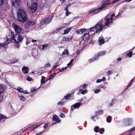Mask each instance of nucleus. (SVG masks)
Returning a JSON list of instances; mask_svg holds the SVG:
<instances>
[{"instance_id": "nucleus-1", "label": "nucleus", "mask_w": 135, "mask_h": 135, "mask_svg": "<svg viewBox=\"0 0 135 135\" xmlns=\"http://www.w3.org/2000/svg\"><path fill=\"white\" fill-rule=\"evenodd\" d=\"M11 34L12 35L11 38H9L10 40H11V42L12 41V40H13L15 43V47L19 48L24 37L20 34L18 33L14 35V33L12 31L11 32Z\"/></svg>"}, {"instance_id": "nucleus-2", "label": "nucleus", "mask_w": 135, "mask_h": 135, "mask_svg": "<svg viewBox=\"0 0 135 135\" xmlns=\"http://www.w3.org/2000/svg\"><path fill=\"white\" fill-rule=\"evenodd\" d=\"M102 20H101L99 21L93 27L90 28L89 31L91 32L96 31V33H99L103 28L106 29V27H105L104 24L103 23Z\"/></svg>"}, {"instance_id": "nucleus-3", "label": "nucleus", "mask_w": 135, "mask_h": 135, "mask_svg": "<svg viewBox=\"0 0 135 135\" xmlns=\"http://www.w3.org/2000/svg\"><path fill=\"white\" fill-rule=\"evenodd\" d=\"M27 13L24 10L21 9L18 10L17 18L19 22L23 23L25 22L27 19Z\"/></svg>"}, {"instance_id": "nucleus-4", "label": "nucleus", "mask_w": 135, "mask_h": 135, "mask_svg": "<svg viewBox=\"0 0 135 135\" xmlns=\"http://www.w3.org/2000/svg\"><path fill=\"white\" fill-rule=\"evenodd\" d=\"M115 16V14L114 13L112 14L111 15L110 19L109 18V15H107L104 19L101 20H103V23L106 28L109 27V25L113 23V17Z\"/></svg>"}, {"instance_id": "nucleus-5", "label": "nucleus", "mask_w": 135, "mask_h": 135, "mask_svg": "<svg viewBox=\"0 0 135 135\" xmlns=\"http://www.w3.org/2000/svg\"><path fill=\"white\" fill-rule=\"evenodd\" d=\"M38 6L37 2H32L31 4L29 7L28 12L31 14L33 13L36 10Z\"/></svg>"}, {"instance_id": "nucleus-6", "label": "nucleus", "mask_w": 135, "mask_h": 135, "mask_svg": "<svg viewBox=\"0 0 135 135\" xmlns=\"http://www.w3.org/2000/svg\"><path fill=\"white\" fill-rule=\"evenodd\" d=\"M38 6L37 2H32L31 4L29 7L28 12L31 14L33 13L36 10Z\"/></svg>"}, {"instance_id": "nucleus-7", "label": "nucleus", "mask_w": 135, "mask_h": 135, "mask_svg": "<svg viewBox=\"0 0 135 135\" xmlns=\"http://www.w3.org/2000/svg\"><path fill=\"white\" fill-rule=\"evenodd\" d=\"M111 4V3L110 2H107L105 3H103L102 4L100 8H99L98 9H94L92 10H90L89 11V13H92L94 12H95L96 10H98V9L99 10H101L102 9L104 8H105L107 7V5H109V4Z\"/></svg>"}, {"instance_id": "nucleus-8", "label": "nucleus", "mask_w": 135, "mask_h": 135, "mask_svg": "<svg viewBox=\"0 0 135 135\" xmlns=\"http://www.w3.org/2000/svg\"><path fill=\"white\" fill-rule=\"evenodd\" d=\"M12 25L16 33H20L21 32L22 28L20 26L13 23H12Z\"/></svg>"}, {"instance_id": "nucleus-9", "label": "nucleus", "mask_w": 135, "mask_h": 135, "mask_svg": "<svg viewBox=\"0 0 135 135\" xmlns=\"http://www.w3.org/2000/svg\"><path fill=\"white\" fill-rule=\"evenodd\" d=\"M82 104L80 102H77L75 103L73 105H72L71 107V111L73 110L74 108L78 109Z\"/></svg>"}, {"instance_id": "nucleus-10", "label": "nucleus", "mask_w": 135, "mask_h": 135, "mask_svg": "<svg viewBox=\"0 0 135 135\" xmlns=\"http://www.w3.org/2000/svg\"><path fill=\"white\" fill-rule=\"evenodd\" d=\"M89 32L87 31L86 33H85L83 36V40L85 41H88L90 40Z\"/></svg>"}, {"instance_id": "nucleus-11", "label": "nucleus", "mask_w": 135, "mask_h": 135, "mask_svg": "<svg viewBox=\"0 0 135 135\" xmlns=\"http://www.w3.org/2000/svg\"><path fill=\"white\" fill-rule=\"evenodd\" d=\"M11 1L12 2V5L16 7L19 6L20 2L21 1L20 0H11Z\"/></svg>"}, {"instance_id": "nucleus-12", "label": "nucleus", "mask_w": 135, "mask_h": 135, "mask_svg": "<svg viewBox=\"0 0 135 135\" xmlns=\"http://www.w3.org/2000/svg\"><path fill=\"white\" fill-rule=\"evenodd\" d=\"M10 42H11V40L9 38H8L7 37H6V41L2 44H1V46H0L1 47H4L6 44H8Z\"/></svg>"}, {"instance_id": "nucleus-13", "label": "nucleus", "mask_w": 135, "mask_h": 135, "mask_svg": "<svg viewBox=\"0 0 135 135\" xmlns=\"http://www.w3.org/2000/svg\"><path fill=\"white\" fill-rule=\"evenodd\" d=\"M22 70L25 74H27L28 73L29 69L28 66H24L22 68Z\"/></svg>"}, {"instance_id": "nucleus-14", "label": "nucleus", "mask_w": 135, "mask_h": 135, "mask_svg": "<svg viewBox=\"0 0 135 135\" xmlns=\"http://www.w3.org/2000/svg\"><path fill=\"white\" fill-rule=\"evenodd\" d=\"M53 17V16L52 15H49L47 17L45 18L46 23L48 24L50 22Z\"/></svg>"}, {"instance_id": "nucleus-15", "label": "nucleus", "mask_w": 135, "mask_h": 135, "mask_svg": "<svg viewBox=\"0 0 135 135\" xmlns=\"http://www.w3.org/2000/svg\"><path fill=\"white\" fill-rule=\"evenodd\" d=\"M132 119L130 118H128L127 119V120L124 121V125L125 126H128L130 125V122L131 121Z\"/></svg>"}, {"instance_id": "nucleus-16", "label": "nucleus", "mask_w": 135, "mask_h": 135, "mask_svg": "<svg viewBox=\"0 0 135 135\" xmlns=\"http://www.w3.org/2000/svg\"><path fill=\"white\" fill-rule=\"evenodd\" d=\"M105 53L106 52L105 51H103L99 52L97 54V55H95L96 57V59H98L99 58L100 56L103 55L104 54H105Z\"/></svg>"}, {"instance_id": "nucleus-17", "label": "nucleus", "mask_w": 135, "mask_h": 135, "mask_svg": "<svg viewBox=\"0 0 135 135\" xmlns=\"http://www.w3.org/2000/svg\"><path fill=\"white\" fill-rule=\"evenodd\" d=\"M98 42L99 44H103L105 43L103 37H99L98 38Z\"/></svg>"}, {"instance_id": "nucleus-18", "label": "nucleus", "mask_w": 135, "mask_h": 135, "mask_svg": "<svg viewBox=\"0 0 135 135\" xmlns=\"http://www.w3.org/2000/svg\"><path fill=\"white\" fill-rule=\"evenodd\" d=\"M68 37H66L65 36L63 38L62 40L65 41H70L73 38V37L70 36H68Z\"/></svg>"}, {"instance_id": "nucleus-19", "label": "nucleus", "mask_w": 135, "mask_h": 135, "mask_svg": "<svg viewBox=\"0 0 135 135\" xmlns=\"http://www.w3.org/2000/svg\"><path fill=\"white\" fill-rule=\"evenodd\" d=\"M52 120L54 121H56L57 123H59L61 120L59 119L58 117L56 115L54 116L52 118Z\"/></svg>"}, {"instance_id": "nucleus-20", "label": "nucleus", "mask_w": 135, "mask_h": 135, "mask_svg": "<svg viewBox=\"0 0 135 135\" xmlns=\"http://www.w3.org/2000/svg\"><path fill=\"white\" fill-rule=\"evenodd\" d=\"M4 90V88L2 85L0 84V95L1 93H2ZM2 97L0 96V102L2 101Z\"/></svg>"}, {"instance_id": "nucleus-21", "label": "nucleus", "mask_w": 135, "mask_h": 135, "mask_svg": "<svg viewBox=\"0 0 135 135\" xmlns=\"http://www.w3.org/2000/svg\"><path fill=\"white\" fill-rule=\"evenodd\" d=\"M87 86V85H86V84H85L83 85V87L81 86L80 87V89L79 90L78 93V94L79 95L80 93L79 92L81 91L82 89H86V88Z\"/></svg>"}, {"instance_id": "nucleus-22", "label": "nucleus", "mask_w": 135, "mask_h": 135, "mask_svg": "<svg viewBox=\"0 0 135 135\" xmlns=\"http://www.w3.org/2000/svg\"><path fill=\"white\" fill-rule=\"evenodd\" d=\"M71 97V94L70 93L66 95L64 97L62 98V100H64L65 99L66 100H68L70 99V98Z\"/></svg>"}, {"instance_id": "nucleus-23", "label": "nucleus", "mask_w": 135, "mask_h": 135, "mask_svg": "<svg viewBox=\"0 0 135 135\" xmlns=\"http://www.w3.org/2000/svg\"><path fill=\"white\" fill-rule=\"evenodd\" d=\"M95 115L97 116L101 115L103 113V110L102 109L98 110L97 112H96Z\"/></svg>"}, {"instance_id": "nucleus-24", "label": "nucleus", "mask_w": 135, "mask_h": 135, "mask_svg": "<svg viewBox=\"0 0 135 135\" xmlns=\"http://www.w3.org/2000/svg\"><path fill=\"white\" fill-rule=\"evenodd\" d=\"M71 28V27H69L67 28L66 30H64V32L63 33V34H66L68 33L70 31Z\"/></svg>"}, {"instance_id": "nucleus-25", "label": "nucleus", "mask_w": 135, "mask_h": 135, "mask_svg": "<svg viewBox=\"0 0 135 135\" xmlns=\"http://www.w3.org/2000/svg\"><path fill=\"white\" fill-rule=\"evenodd\" d=\"M64 10L66 11L65 14L66 16H68L71 13L69 11L68 9H66V8H64Z\"/></svg>"}, {"instance_id": "nucleus-26", "label": "nucleus", "mask_w": 135, "mask_h": 135, "mask_svg": "<svg viewBox=\"0 0 135 135\" xmlns=\"http://www.w3.org/2000/svg\"><path fill=\"white\" fill-rule=\"evenodd\" d=\"M45 77L42 76L41 77V83L42 84H44L45 83Z\"/></svg>"}, {"instance_id": "nucleus-27", "label": "nucleus", "mask_w": 135, "mask_h": 135, "mask_svg": "<svg viewBox=\"0 0 135 135\" xmlns=\"http://www.w3.org/2000/svg\"><path fill=\"white\" fill-rule=\"evenodd\" d=\"M45 23H46L45 22V18L41 19L40 22V24L42 25H44Z\"/></svg>"}, {"instance_id": "nucleus-28", "label": "nucleus", "mask_w": 135, "mask_h": 135, "mask_svg": "<svg viewBox=\"0 0 135 135\" xmlns=\"http://www.w3.org/2000/svg\"><path fill=\"white\" fill-rule=\"evenodd\" d=\"M99 87L103 89H105L106 88V86L104 84H100L99 86Z\"/></svg>"}, {"instance_id": "nucleus-29", "label": "nucleus", "mask_w": 135, "mask_h": 135, "mask_svg": "<svg viewBox=\"0 0 135 135\" xmlns=\"http://www.w3.org/2000/svg\"><path fill=\"white\" fill-rule=\"evenodd\" d=\"M76 32V33L77 34H81L83 33L81 28L79 29V30H77Z\"/></svg>"}, {"instance_id": "nucleus-30", "label": "nucleus", "mask_w": 135, "mask_h": 135, "mask_svg": "<svg viewBox=\"0 0 135 135\" xmlns=\"http://www.w3.org/2000/svg\"><path fill=\"white\" fill-rule=\"evenodd\" d=\"M27 23L29 26H33L35 24V23L33 21H30L27 22Z\"/></svg>"}, {"instance_id": "nucleus-31", "label": "nucleus", "mask_w": 135, "mask_h": 135, "mask_svg": "<svg viewBox=\"0 0 135 135\" xmlns=\"http://www.w3.org/2000/svg\"><path fill=\"white\" fill-rule=\"evenodd\" d=\"M18 60V59H13L10 60V63L11 64H14L17 62Z\"/></svg>"}, {"instance_id": "nucleus-32", "label": "nucleus", "mask_w": 135, "mask_h": 135, "mask_svg": "<svg viewBox=\"0 0 135 135\" xmlns=\"http://www.w3.org/2000/svg\"><path fill=\"white\" fill-rule=\"evenodd\" d=\"M112 118L111 116H108L107 118V122L108 123H110L111 122Z\"/></svg>"}, {"instance_id": "nucleus-33", "label": "nucleus", "mask_w": 135, "mask_h": 135, "mask_svg": "<svg viewBox=\"0 0 135 135\" xmlns=\"http://www.w3.org/2000/svg\"><path fill=\"white\" fill-rule=\"evenodd\" d=\"M69 52L67 50H65L62 53V55H64L66 54L69 55Z\"/></svg>"}, {"instance_id": "nucleus-34", "label": "nucleus", "mask_w": 135, "mask_h": 135, "mask_svg": "<svg viewBox=\"0 0 135 135\" xmlns=\"http://www.w3.org/2000/svg\"><path fill=\"white\" fill-rule=\"evenodd\" d=\"M96 56L95 55L94 57L92 58L90 60H89V61H90V62H91L93 61H94L95 60H98V59H96Z\"/></svg>"}, {"instance_id": "nucleus-35", "label": "nucleus", "mask_w": 135, "mask_h": 135, "mask_svg": "<svg viewBox=\"0 0 135 135\" xmlns=\"http://www.w3.org/2000/svg\"><path fill=\"white\" fill-rule=\"evenodd\" d=\"M99 127L98 126L94 128V131L97 133L99 131Z\"/></svg>"}, {"instance_id": "nucleus-36", "label": "nucleus", "mask_w": 135, "mask_h": 135, "mask_svg": "<svg viewBox=\"0 0 135 135\" xmlns=\"http://www.w3.org/2000/svg\"><path fill=\"white\" fill-rule=\"evenodd\" d=\"M7 118L6 116L3 115L2 114H1L0 115V121L2 119H4Z\"/></svg>"}, {"instance_id": "nucleus-37", "label": "nucleus", "mask_w": 135, "mask_h": 135, "mask_svg": "<svg viewBox=\"0 0 135 135\" xmlns=\"http://www.w3.org/2000/svg\"><path fill=\"white\" fill-rule=\"evenodd\" d=\"M67 66L64 67L60 69L59 70V72L63 71L64 70H66L67 68Z\"/></svg>"}, {"instance_id": "nucleus-38", "label": "nucleus", "mask_w": 135, "mask_h": 135, "mask_svg": "<svg viewBox=\"0 0 135 135\" xmlns=\"http://www.w3.org/2000/svg\"><path fill=\"white\" fill-rule=\"evenodd\" d=\"M104 131V129L103 128H102L99 129V132L100 134H102L103 133Z\"/></svg>"}, {"instance_id": "nucleus-39", "label": "nucleus", "mask_w": 135, "mask_h": 135, "mask_svg": "<svg viewBox=\"0 0 135 135\" xmlns=\"http://www.w3.org/2000/svg\"><path fill=\"white\" fill-rule=\"evenodd\" d=\"M63 28V27H61L60 28H59L56 29V30H54V32L55 33H57V32L56 31H60L61 29H62Z\"/></svg>"}, {"instance_id": "nucleus-40", "label": "nucleus", "mask_w": 135, "mask_h": 135, "mask_svg": "<svg viewBox=\"0 0 135 135\" xmlns=\"http://www.w3.org/2000/svg\"><path fill=\"white\" fill-rule=\"evenodd\" d=\"M133 81V79H132L131 80L130 82H129L127 87L126 88V90L127 89L128 87H129L131 85V84L132 83Z\"/></svg>"}, {"instance_id": "nucleus-41", "label": "nucleus", "mask_w": 135, "mask_h": 135, "mask_svg": "<svg viewBox=\"0 0 135 135\" xmlns=\"http://www.w3.org/2000/svg\"><path fill=\"white\" fill-rule=\"evenodd\" d=\"M132 51H130L127 54V55L129 56V57H132Z\"/></svg>"}, {"instance_id": "nucleus-42", "label": "nucleus", "mask_w": 135, "mask_h": 135, "mask_svg": "<svg viewBox=\"0 0 135 135\" xmlns=\"http://www.w3.org/2000/svg\"><path fill=\"white\" fill-rule=\"evenodd\" d=\"M55 76V75L54 73L51 74L49 76V79H53L54 77Z\"/></svg>"}, {"instance_id": "nucleus-43", "label": "nucleus", "mask_w": 135, "mask_h": 135, "mask_svg": "<svg viewBox=\"0 0 135 135\" xmlns=\"http://www.w3.org/2000/svg\"><path fill=\"white\" fill-rule=\"evenodd\" d=\"M19 97L20 99L22 101H24L25 100V98L23 95L19 96Z\"/></svg>"}, {"instance_id": "nucleus-44", "label": "nucleus", "mask_w": 135, "mask_h": 135, "mask_svg": "<svg viewBox=\"0 0 135 135\" xmlns=\"http://www.w3.org/2000/svg\"><path fill=\"white\" fill-rule=\"evenodd\" d=\"M113 70H108L107 73V74L109 75L110 74H112L113 73Z\"/></svg>"}, {"instance_id": "nucleus-45", "label": "nucleus", "mask_w": 135, "mask_h": 135, "mask_svg": "<svg viewBox=\"0 0 135 135\" xmlns=\"http://www.w3.org/2000/svg\"><path fill=\"white\" fill-rule=\"evenodd\" d=\"M17 90L19 91L20 92H22L23 91V90L22 88L18 87L17 89Z\"/></svg>"}, {"instance_id": "nucleus-46", "label": "nucleus", "mask_w": 135, "mask_h": 135, "mask_svg": "<svg viewBox=\"0 0 135 135\" xmlns=\"http://www.w3.org/2000/svg\"><path fill=\"white\" fill-rule=\"evenodd\" d=\"M63 100H62L61 101L57 103L58 104L60 105H63L64 104V102L62 101Z\"/></svg>"}, {"instance_id": "nucleus-47", "label": "nucleus", "mask_w": 135, "mask_h": 135, "mask_svg": "<svg viewBox=\"0 0 135 135\" xmlns=\"http://www.w3.org/2000/svg\"><path fill=\"white\" fill-rule=\"evenodd\" d=\"M38 89H36L35 87H33L31 88V92H33L35 91H36Z\"/></svg>"}, {"instance_id": "nucleus-48", "label": "nucleus", "mask_w": 135, "mask_h": 135, "mask_svg": "<svg viewBox=\"0 0 135 135\" xmlns=\"http://www.w3.org/2000/svg\"><path fill=\"white\" fill-rule=\"evenodd\" d=\"M114 101H116L114 99H113L112 101V102L109 104V105L111 107L112 106L113 104V103Z\"/></svg>"}, {"instance_id": "nucleus-49", "label": "nucleus", "mask_w": 135, "mask_h": 135, "mask_svg": "<svg viewBox=\"0 0 135 135\" xmlns=\"http://www.w3.org/2000/svg\"><path fill=\"white\" fill-rule=\"evenodd\" d=\"M87 90H82L81 92V93L82 94H84L85 93H87V92L86 91Z\"/></svg>"}, {"instance_id": "nucleus-50", "label": "nucleus", "mask_w": 135, "mask_h": 135, "mask_svg": "<svg viewBox=\"0 0 135 135\" xmlns=\"http://www.w3.org/2000/svg\"><path fill=\"white\" fill-rule=\"evenodd\" d=\"M100 89H96L95 90V91H94V93L95 94L98 93L100 92Z\"/></svg>"}, {"instance_id": "nucleus-51", "label": "nucleus", "mask_w": 135, "mask_h": 135, "mask_svg": "<svg viewBox=\"0 0 135 135\" xmlns=\"http://www.w3.org/2000/svg\"><path fill=\"white\" fill-rule=\"evenodd\" d=\"M135 130V126L131 128L129 130V132H132Z\"/></svg>"}, {"instance_id": "nucleus-52", "label": "nucleus", "mask_w": 135, "mask_h": 135, "mask_svg": "<svg viewBox=\"0 0 135 135\" xmlns=\"http://www.w3.org/2000/svg\"><path fill=\"white\" fill-rule=\"evenodd\" d=\"M29 26V25L28 24L27 22L25 25L24 27L25 28H28Z\"/></svg>"}, {"instance_id": "nucleus-53", "label": "nucleus", "mask_w": 135, "mask_h": 135, "mask_svg": "<svg viewBox=\"0 0 135 135\" xmlns=\"http://www.w3.org/2000/svg\"><path fill=\"white\" fill-rule=\"evenodd\" d=\"M27 80L29 81H31L32 80V79L30 77H28L27 78Z\"/></svg>"}, {"instance_id": "nucleus-54", "label": "nucleus", "mask_w": 135, "mask_h": 135, "mask_svg": "<svg viewBox=\"0 0 135 135\" xmlns=\"http://www.w3.org/2000/svg\"><path fill=\"white\" fill-rule=\"evenodd\" d=\"M4 1V0H0V6L3 4Z\"/></svg>"}, {"instance_id": "nucleus-55", "label": "nucleus", "mask_w": 135, "mask_h": 135, "mask_svg": "<svg viewBox=\"0 0 135 135\" xmlns=\"http://www.w3.org/2000/svg\"><path fill=\"white\" fill-rule=\"evenodd\" d=\"M50 66V64L47 63L44 66L45 68H46L48 67H49Z\"/></svg>"}, {"instance_id": "nucleus-56", "label": "nucleus", "mask_w": 135, "mask_h": 135, "mask_svg": "<svg viewBox=\"0 0 135 135\" xmlns=\"http://www.w3.org/2000/svg\"><path fill=\"white\" fill-rule=\"evenodd\" d=\"M120 0H115L113 1L112 3V4L114 3L119 1Z\"/></svg>"}, {"instance_id": "nucleus-57", "label": "nucleus", "mask_w": 135, "mask_h": 135, "mask_svg": "<svg viewBox=\"0 0 135 135\" xmlns=\"http://www.w3.org/2000/svg\"><path fill=\"white\" fill-rule=\"evenodd\" d=\"M61 115H60V117L61 118H63L65 117V115L62 113H60Z\"/></svg>"}, {"instance_id": "nucleus-58", "label": "nucleus", "mask_w": 135, "mask_h": 135, "mask_svg": "<svg viewBox=\"0 0 135 135\" xmlns=\"http://www.w3.org/2000/svg\"><path fill=\"white\" fill-rule=\"evenodd\" d=\"M102 81V79H98L97 80V83H99Z\"/></svg>"}, {"instance_id": "nucleus-59", "label": "nucleus", "mask_w": 135, "mask_h": 135, "mask_svg": "<svg viewBox=\"0 0 135 135\" xmlns=\"http://www.w3.org/2000/svg\"><path fill=\"white\" fill-rule=\"evenodd\" d=\"M48 126V124L47 123H46L44 126V128H46Z\"/></svg>"}, {"instance_id": "nucleus-60", "label": "nucleus", "mask_w": 135, "mask_h": 135, "mask_svg": "<svg viewBox=\"0 0 135 135\" xmlns=\"http://www.w3.org/2000/svg\"><path fill=\"white\" fill-rule=\"evenodd\" d=\"M71 4L69 3V4L67 6H66L65 7V8H66V9H68V7H69L71 6Z\"/></svg>"}, {"instance_id": "nucleus-61", "label": "nucleus", "mask_w": 135, "mask_h": 135, "mask_svg": "<svg viewBox=\"0 0 135 135\" xmlns=\"http://www.w3.org/2000/svg\"><path fill=\"white\" fill-rule=\"evenodd\" d=\"M57 67V66H53V68H52V70H55L56 67Z\"/></svg>"}, {"instance_id": "nucleus-62", "label": "nucleus", "mask_w": 135, "mask_h": 135, "mask_svg": "<svg viewBox=\"0 0 135 135\" xmlns=\"http://www.w3.org/2000/svg\"><path fill=\"white\" fill-rule=\"evenodd\" d=\"M42 133L43 131H42L38 133H36L35 135H41L42 134Z\"/></svg>"}, {"instance_id": "nucleus-63", "label": "nucleus", "mask_w": 135, "mask_h": 135, "mask_svg": "<svg viewBox=\"0 0 135 135\" xmlns=\"http://www.w3.org/2000/svg\"><path fill=\"white\" fill-rule=\"evenodd\" d=\"M82 29V30L83 32H84L86 31V29L85 28H81Z\"/></svg>"}, {"instance_id": "nucleus-64", "label": "nucleus", "mask_w": 135, "mask_h": 135, "mask_svg": "<svg viewBox=\"0 0 135 135\" xmlns=\"http://www.w3.org/2000/svg\"><path fill=\"white\" fill-rule=\"evenodd\" d=\"M97 117V116L95 114L91 117V119H94V118L96 117Z\"/></svg>"}]
</instances>
